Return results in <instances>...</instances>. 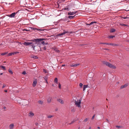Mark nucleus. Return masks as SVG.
<instances>
[{"instance_id": "obj_1", "label": "nucleus", "mask_w": 129, "mask_h": 129, "mask_svg": "<svg viewBox=\"0 0 129 129\" xmlns=\"http://www.w3.org/2000/svg\"><path fill=\"white\" fill-rule=\"evenodd\" d=\"M29 41L32 42H31V44L30 45V46H31L32 48H33V49L35 50V47L36 46H38V43L39 42V41L40 40L37 39H34L31 40H28Z\"/></svg>"}, {"instance_id": "obj_14", "label": "nucleus", "mask_w": 129, "mask_h": 129, "mask_svg": "<svg viewBox=\"0 0 129 129\" xmlns=\"http://www.w3.org/2000/svg\"><path fill=\"white\" fill-rule=\"evenodd\" d=\"M34 115V114L33 113H32L31 112H30L28 114V116H29L30 117H32Z\"/></svg>"}, {"instance_id": "obj_36", "label": "nucleus", "mask_w": 129, "mask_h": 129, "mask_svg": "<svg viewBox=\"0 0 129 129\" xmlns=\"http://www.w3.org/2000/svg\"><path fill=\"white\" fill-rule=\"evenodd\" d=\"M88 118H85L84 120V121L85 122H86L88 120Z\"/></svg>"}, {"instance_id": "obj_58", "label": "nucleus", "mask_w": 129, "mask_h": 129, "mask_svg": "<svg viewBox=\"0 0 129 129\" xmlns=\"http://www.w3.org/2000/svg\"><path fill=\"white\" fill-rule=\"evenodd\" d=\"M126 11H129V10H126Z\"/></svg>"}, {"instance_id": "obj_28", "label": "nucleus", "mask_w": 129, "mask_h": 129, "mask_svg": "<svg viewBox=\"0 0 129 129\" xmlns=\"http://www.w3.org/2000/svg\"><path fill=\"white\" fill-rule=\"evenodd\" d=\"M115 36H109L108 38H113Z\"/></svg>"}, {"instance_id": "obj_52", "label": "nucleus", "mask_w": 129, "mask_h": 129, "mask_svg": "<svg viewBox=\"0 0 129 129\" xmlns=\"http://www.w3.org/2000/svg\"><path fill=\"white\" fill-rule=\"evenodd\" d=\"M59 50H57V53L58 52H59Z\"/></svg>"}, {"instance_id": "obj_5", "label": "nucleus", "mask_w": 129, "mask_h": 129, "mask_svg": "<svg viewBox=\"0 0 129 129\" xmlns=\"http://www.w3.org/2000/svg\"><path fill=\"white\" fill-rule=\"evenodd\" d=\"M17 13V12H14L12 13L11 14L8 15V16L12 18L14 17L15 16V15Z\"/></svg>"}, {"instance_id": "obj_50", "label": "nucleus", "mask_w": 129, "mask_h": 129, "mask_svg": "<svg viewBox=\"0 0 129 129\" xmlns=\"http://www.w3.org/2000/svg\"><path fill=\"white\" fill-rule=\"evenodd\" d=\"M3 108H4V109H6V107L5 106Z\"/></svg>"}, {"instance_id": "obj_63", "label": "nucleus", "mask_w": 129, "mask_h": 129, "mask_svg": "<svg viewBox=\"0 0 129 129\" xmlns=\"http://www.w3.org/2000/svg\"><path fill=\"white\" fill-rule=\"evenodd\" d=\"M111 123V122H109V123Z\"/></svg>"}, {"instance_id": "obj_13", "label": "nucleus", "mask_w": 129, "mask_h": 129, "mask_svg": "<svg viewBox=\"0 0 129 129\" xmlns=\"http://www.w3.org/2000/svg\"><path fill=\"white\" fill-rule=\"evenodd\" d=\"M14 126V124L13 123H12L9 125V127L10 129H12L13 128Z\"/></svg>"}, {"instance_id": "obj_46", "label": "nucleus", "mask_w": 129, "mask_h": 129, "mask_svg": "<svg viewBox=\"0 0 129 129\" xmlns=\"http://www.w3.org/2000/svg\"><path fill=\"white\" fill-rule=\"evenodd\" d=\"M71 111L72 112H74V109H72V110H71Z\"/></svg>"}, {"instance_id": "obj_7", "label": "nucleus", "mask_w": 129, "mask_h": 129, "mask_svg": "<svg viewBox=\"0 0 129 129\" xmlns=\"http://www.w3.org/2000/svg\"><path fill=\"white\" fill-rule=\"evenodd\" d=\"M100 44H106L108 45H110L112 46H115L116 45L112 43H100Z\"/></svg>"}, {"instance_id": "obj_17", "label": "nucleus", "mask_w": 129, "mask_h": 129, "mask_svg": "<svg viewBox=\"0 0 129 129\" xmlns=\"http://www.w3.org/2000/svg\"><path fill=\"white\" fill-rule=\"evenodd\" d=\"M58 101L61 104H62L63 103V101L61 99H59L58 100Z\"/></svg>"}, {"instance_id": "obj_64", "label": "nucleus", "mask_w": 129, "mask_h": 129, "mask_svg": "<svg viewBox=\"0 0 129 129\" xmlns=\"http://www.w3.org/2000/svg\"><path fill=\"white\" fill-rule=\"evenodd\" d=\"M106 100H108L107 99H106Z\"/></svg>"}, {"instance_id": "obj_9", "label": "nucleus", "mask_w": 129, "mask_h": 129, "mask_svg": "<svg viewBox=\"0 0 129 129\" xmlns=\"http://www.w3.org/2000/svg\"><path fill=\"white\" fill-rule=\"evenodd\" d=\"M19 53V52H18L10 53L8 54V56H11L13 55H14L15 54H16L17 53Z\"/></svg>"}, {"instance_id": "obj_41", "label": "nucleus", "mask_w": 129, "mask_h": 129, "mask_svg": "<svg viewBox=\"0 0 129 129\" xmlns=\"http://www.w3.org/2000/svg\"><path fill=\"white\" fill-rule=\"evenodd\" d=\"M74 122V121L73 120V121H72L69 124H72Z\"/></svg>"}, {"instance_id": "obj_45", "label": "nucleus", "mask_w": 129, "mask_h": 129, "mask_svg": "<svg viewBox=\"0 0 129 129\" xmlns=\"http://www.w3.org/2000/svg\"><path fill=\"white\" fill-rule=\"evenodd\" d=\"M38 125H39V124L38 123H35V125L36 126H38Z\"/></svg>"}, {"instance_id": "obj_22", "label": "nucleus", "mask_w": 129, "mask_h": 129, "mask_svg": "<svg viewBox=\"0 0 129 129\" xmlns=\"http://www.w3.org/2000/svg\"><path fill=\"white\" fill-rule=\"evenodd\" d=\"M38 103L41 105L43 104V102L41 101H38Z\"/></svg>"}, {"instance_id": "obj_33", "label": "nucleus", "mask_w": 129, "mask_h": 129, "mask_svg": "<svg viewBox=\"0 0 129 129\" xmlns=\"http://www.w3.org/2000/svg\"><path fill=\"white\" fill-rule=\"evenodd\" d=\"M44 79H45V81L46 82V83H48L47 78L46 77H45Z\"/></svg>"}, {"instance_id": "obj_26", "label": "nucleus", "mask_w": 129, "mask_h": 129, "mask_svg": "<svg viewBox=\"0 0 129 129\" xmlns=\"http://www.w3.org/2000/svg\"><path fill=\"white\" fill-rule=\"evenodd\" d=\"M96 23V22L95 21H92L91 22L89 25H91L94 24V23Z\"/></svg>"}, {"instance_id": "obj_12", "label": "nucleus", "mask_w": 129, "mask_h": 129, "mask_svg": "<svg viewBox=\"0 0 129 129\" xmlns=\"http://www.w3.org/2000/svg\"><path fill=\"white\" fill-rule=\"evenodd\" d=\"M87 87H89V88L90 87L88 85H84L83 86V91H84L85 90V88H87Z\"/></svg>"}, {"instance_id": "obj_30", "label": "nucleus", "mask_w": 129, "mask_h": 129, "mask_svg": "<svg viewBox=\"0 0 129 129\" xmlns=\"http://www.w3.org/2000/svg\"><path fill=\"white\" fill-rule=\"evenodd\" d=\"M7 53V52H5L4 53H3L1 54V55H4L6 54Z\"/></svg>"}, {"instance_id": "obj_10", "label": "nucleus", "mask_w": 129, "mask_h": 129, "mask_svg": "<svg viewBox=\"0 0 129 129\" xmlns=\"http://www.w3.org/2000/svg\"><path fill=\"white\" fill-rule=\"evenodd\" d=\"M68 32L67 31H64L63 33H62L61 34H58V35H57V36H62V35H64L66 33H67Z\"/></svg>"}, {"instance_id": "obj_39", "label": "nucleus", "mask_w": 129, "mask_h": 129, "mask_svg": "<svg viewBox=\"0 0 129 129\" xmlns=\"http://www.w3.org/2000/svg\"><path fill=\"white\" fill-rule=\"evenodd\" d=\"M83 85V84L82 83H80L79 84V86L81 87Z\"/></svg>"}, {"instance_id": "obj_37", "label": "nucleus", "mask_w": 129, "mask_h": 129, "mask_svg": "<svg viewBox=\"0 0 129 129\" xmlns=\"http://www.w3.org/2000/svg\"><path fill=\"white\" fill-rule=\"evenodd\" d=\"M95 116V114H94L93 116L92 117V118H91V119L92 120L93 119H94V117Z\"/></svg>"}, {"instance_id": "obj_27", "label": "nucleus", "mask_w": 129, "mask_h": 129, "mask_svg": "<svg viewBox=\"0 0 129 129\" xmlns=\"http://www.w3.org/2000/svg\"><path fill=\"white\" fill-rule=\"evenodd\" d=\"M33 58L35 59H37L38 58V57L36 56H33L32 57Z\"/></svg>"}, {"instance_id": "obj_32", "label": "nucleus", "mask_w": 129, "mask_h": 129, "mask_svg": "<svg viewBox=\"0 0 129 129\" xmlns=\"http://www.w3.org/2000/svg\"><path fill=\"white\" fill-rule=\"evenodd\" d=\"M42 49L44 50H46V47L45 46H44V47H43V48H42Z\"/></svg>"}, {"instance_id": "obj_35", "label": "nucleus", "mask_w": 129, "mask_h": 129, "mask_svg": "<svg viewBox=\"0 0 129 129\" xmlns=\"http://www.w3.org/2000/svg\"><path fill=\"white\" fill-rule=\"evenodd\" d=\"M58 87L60 89L61 88V85L60 84V83H59L58 84Z\"/></svg>"}, {"instance_id": "obj_2", "label": "nucleus", "mask_w": 129, "mask_h": 129, "mask_svg": "<svg viewBox=\"0 0 129 129\" xmlns=\"http://www.w3.org/2000/svg\"><path fill=\"white\" fill-rule=\"evenodd\" d=\"M103 63L104 64L106 65L108 67L113 69H115L116 68V67L109 62L105 61H103Z\"/></svg>"}, {"instance_id": "obj_23", "label": "nucleus", "mask_w": 129, "mask_h": 129, "mask_svg": "<svg viewBox=\"0 0 129 129\" xmlns=\"http://www.w3.org/2000/svg\"><path fill=\"white\" fill-rule=\"evenodd\" d=\"M115 30L114 29H112L110 30V32L111 33H113L115 31Z\"/></svg>"}, {"instance_id": "obj_54", "label": "nucleus", "mask_w": 129, "mask_h": 129, "mask_svg": "<svg viewBox=\"0 0 129 129\" xmlns=\"http://www.w3.org/2000/svg\"><path fill=\"white\" fill-rule=\"evenodd\" d=\"M97 128H98V129H100V127H99V126H98V127H97Z\"/></svg>"}, {"instance_id": "obj_51", "label": "nucleus", "mask_w": 129, "mask_h": 129, "mask_svg": "<svg viewBox=\"0 0 129 129\" xmlns=\"http://www.w3.org/2000/svg\"><path fill=\"white\" fill-rule=\"evenodd\" d=\"M65 66V64H63L62 66V67H63Z\"/></svg>"}, {"instance_id": "obj_25", "label": "nucleus", "mask_w": 129, "mask_h": 129, "mask_svg": "<svg viewBox=\"0 0 129 129\" xmlns=\"http://www.w3.org/2000/svg\"><path fill=\"white\" fill-rule=\"evenodd\" d=\"M38 31H44V30H46L44 29H40L37 28V30Z\"/></svg>"}, {"instance_id": "obj_21", "label": "nucleus", "mask_w": 129, "mask_h": 129, "mask_svg": "<svg viewBox=\"0 0 129 129\" xmlns=\"http://www.w3.org/2000/svg\"><path fill=\"white\" fill-rule=\"evenodd\" d=\"M45 39V40H44L43 41L45 42L46 44H48V42L47 41V40H48L47 39Z\"/></svg>"}, {"instance_id": "obj_16", "label": "nucleus", "mask_w": 129, "mask_h": 129, "mask_svg": "<svg viewBox=\"0 0 129 129\" xmlns=\"http://www.w3.org/2000/svg\"><path fill=\"white\" fill-rule=\"evenodd\" d=\"M79 65V64L77 63V64H72V65H71V67H75Z\"/></svg>"}, {"instance_id": "obj_34", "label": "nucleus", "mask_w": 129, "mask_h": 129, "mask_svg": "<svg viewBox=\"0 0 129 129\" xmlns=\"http://www.w3.org/2000/svg\"><path fill=\"white\" fill-rule=\"evenodd\" d=\"M47 101L49 103L50 102H51V100L50 99H48L47 100Z\"/></svg>"}, {"instance_id": "obj_20", "label": "nucleus", "mask_w": 129, "mask_h": 129, "mask_svg": "<svg viewBox=\"0 0 129 129\" xmlns=\"http://www.w3.org/2000/svg\"><path fill=\"white\" fill-rule=\"evenodd\" d=\"M75 16H68V18L70 19H72L73 18H74L75 17Z\"/></svg>"}, {"instance_id": "obj_57", "label": "nucleus", "mask_w": 129, "mask_h": 129, "mask_svg": "<svg viewBox=\"0 0 129 129\" xmlns=\"http://www.w3.org/2000/svg\"><path fill=\"white\" fill-rule=\"evenodd\" d=\"M91 129V127H89V128H88V129Z\"/></svg>"}, {"instance_id": "obj_53", "label": "nucleus", "mask_w": 129, "mask_h": 129, "mask_svg": "<svg viewBox=\"0 0 129 129\" xmlns=\"http://www.w3.org/2000/svg\"><path fill=\"white\" fill-rule=\"evenodd\" d=\"M123 24H120V25H121V26H122V25H123Z\"/></svg>"}, {"instance_id": "obj_61", "label": "nucleus", "mask_w": 129, "mask_h": 129, "mask_svg": "<svg viewBox=\"0 0 129 129\" xmlns=\"http://www.w3.org/2000/svg\"><path fill=\"white\" fill-rule=\"evenodd\" d=\"M105 49V50H108V49Z\"/></svg>"}, {"instance_id": "obj_49", "label": "nucleus", "mask_w": 129, "mask_h": 129, "mask_svg": "<svg viewBox=\"0 0 129 129\" xmlns=\"http://www.w3.org/2000/svg\"><path fill=\"white\" fill-rule=\"evenodd\" d=\"M4 91H5V92H7V90H4Z\"/></svg>"}, {"instance_id": "obj_6", "label": "nucleus", "mask_w": 129, "mask_h": 129, "mask_svg": "<svg viewBox=\"0 0 129 129\" xmlns=\"http://www.w3.org/2000/svg\"><path fill=\"white\" fill-rule=\"evenodd\" d=\"M31 44V42H25L24 43V45L26 46H30Z\"/></svg>"}, {"instance_id": "obj_44", "label": "nucleus", "mask_w": 129, "mask_h": 129, "mask_svg": "<svg viewBox=\"0 0 129 129\" xmlns=\"http://www.w3.org/2000/svg\"><path fill=\"white\" fill-rule=\"evenodd\" d=\"M122 18H123V19H126L127 18V17H122Z\"/></svg>"}, {"instance_id": "obj_3", "label": "nucleus", "mask_w": 129, "mask_h": 129, "mask_svg": "<svg viewBox=\"0 0 129 129\" xmlns=\"http://www.w3.org/2000/svg\"><path fill=\"white\" fill-rule=\"evenodd\" d=\"M77 100H75V104L78 107H80V104L81 101V99H79L78 100L77 99Z\"/></svg>"}, {"instance_id": "obj_55", "label": "nucleus", "mask_w": 129, "mask_h": 129, "mask_svg": "<svg viewBox=\"0 0 129 129\" xmlns=\"http://www.w3.org/2000/svg\"><path fill=\"white\" fill-rule=\"evenodd\" d=\"M52 86H54V84H52Z\"/></svg>"}, {"instance_id": "obj_38", "label": "nucleus", "mask_w": 129, "mask_h": 129, "mask_svg": "<svg viewBox=\"0 0 129 129\" xmlns=\"http://www.w3.org/2000/svg\"><path fill=\"white\" fill-rule=\"evenodd\" d=\"M54 82L55 83H56V77L54 79Z\"/></svg>"}, {"instance_id": "obj_40", "label": "nucleus", "mask_w": 129, "mask_h": 129, "mask_svg": "<svg viewBox=\"0 0 129 129\" xmlns=\"http://www.w3.org/2000/svg\"><path fill=\"white\" fill-rule=\"evenodd\" d=\"M22 74L24 75L25 74H26L25 71H23Z\"/></svg>"}, {"instance_id": "obj_59", "label": "nucleus", "mask_w": 129, "mask_h": 129, "mask_svg": "<svg viewBox=\"0 0 129 129\" xmlns=\"http://www.w3.org/2000/svg\"><path fill=\"white\" fill-rule=\"evenodd\" d=\"M106 120H107L108 122H109V121L108 120V119H106Z\"/></svg>"}, {"instance_id": "obj_47", "label": "nucleus", "mask_w": 129, "mask_h": 129, "mask_svg": "<svg viewBox=\"0 0 129 129\" xmlns=\"http://www.w3.org/2000/svg\"><path fill=\"white\" fill-rule=\"evenodd\" d=\"M37 28H33V29L35 30H37Z\"/></svg>"}, {"instance_id": "obj_15", "label": "nucleus", "mask_w": 129, "mask_h": 129, "mask_svg": "<svg viewBox=\"0 0 129 129\" xmlns=\"http://www.w3.org/2000/svg\"><path fill=\"white\" fill-rule=\"evenodd\" d=\"M37 83V81L36 80L35 81L33 82V86L34 87H35Z\"/></svg>"}, {"instance_id": "obj_43", "label": "nucleus", "mask_w": 129, "mask_h": 129, "mask_svg": "<svg viewBox=\"0 0 129 129\" xmlns=\"http://www.w3.org/2000/svg\"><path fill=\"white\" fill-rule=\"evenodd\" d=\"M122 26H128V25H127V24H123L122 25Z\"/></svg>"}, {"instance_id": "obj_8", "label": "nucleus", "mask_w": 129, "mask_h": 129, "mask_svg": "<svg viewBox=\"0 0 129 129\" xmlns=\"http://www.w3.org/2000/svg\"><path fill=\"white\" fill-rule=\"evenodd\" d=\"M77 12L76 11L73 12H70L68 13V14L69 15H73L75 14H76L77 13Z\"/></svg>"}, {"instance_id": "obj_18", "label": "nucleus", "mask_w": 129, "mask_h": 129, "mask_svg": "<svg viewBox=\"0 0 129 129\" xmlns=\"http://www.w3.org/2000/svg\"><path fill=\"white\" fill-rule=\"evenodd\" d=\"M0 67L2 68L4 71H5L6 70L5 67L3 66H1Z\"/></svg>"}, {"instance_id": "obj_56", "label": "nucleus", "mask_w": 129, "mask_h": 129, "mask_svg": "<svg viewBox=\"0 0 129 129\" xmlns=\"http://www.w3.org/2000/svg\"><path fill=\"white\" fill-rule=\"evenodd\" d=\"M3 73H0V75H3Z\"/></svg>"}, {"instance_id": "obj_48", "label": "nucleus", "mask_w": 129, "mask_h": 129, "mask_svg": "<svg viewBox=\"0 0 129 129\" xmlns=\"http://www.w3.org/2000/svg\"><path fill=\"white\" fill-rule=\"evenodd\" d=\"M23 30L24 31L25 30V31H29V30H28L27 29H24Z\"/></svg>"}, {"instance_id": "obj_60", "label": "nucleus", "mask_w": 129, "mask_h": 129, "mask_svg": "<svg viewBox=\"0 0 129 129\" xmlns=\"http://www.w3.org/2000/svg\"><path fill=\"white\" fill-rule=\"evenodd\" d=\"M128 1H127V2H128L129 3V0H127Z\"/></svg>"}, {"instance_id": "obj_24", "label": "nucleus", "mask_w": 129, "mask_h": 129, "mask_svg": "<svg viewBox=\"0 0 129 129\" xmlns=\"http://www.w3.org/2000/svg\"><path fill=\"white\" fill-rule=\"evenodd\" d=\"M43 72H44L45 73H48V71L46 70L45 69H43Z\"/></svg>"}, {"instance_id": "obj_4", "label": "nucleus", "mask_w": 129, "mask_h": 129, "mask_svg": "<svg viewBox=\"0 0 129 129\" xmlns=\"http://www.w3.org/2000/svg\"><path fill=\"white\" fill-rule=\"evenodd\" d=\"M38 39L40 40L39 41V42L38 43V45H40V44H43V45H46L45 44V43L43 41L44 40H45V39L44 38H40V39Z\"/></svg>"}, {"instance_id": "obj_29", "label": "nucleus", "mask_w": 129, "mask_h": 129, "mask_svg": "<svg viewBox=\"0 0 129 129\" xmlns=\"http://www.w3.org/2000/svg\"><path fill=\"white\" fill-rule=\"evenodd\" d=\"M53 117V116L52 115H50L47 116V117L48 118H50Z\"/></svg>"}, {"instance_id": "obj_31", "label": "nucleus", "mask_w": 129, "mask_h": 129, "mask_svg": "<svg viewBox=\"0 0 129 129\" xmlns=\"http://www.w3.org/2000/svg\"><path fill=\"white\" fill-rule=\"evenodd\" d=\"M116 127L117 128H119L121 127V126H118L117 125L116 126Z\"/></svg>"}, {"instance_id": "obj_62", "label": "nucleus", "mask_w": 129, "mask_h": 129, "mask_svg": "<svg viewBox=\"0 0 129 129\" xmlns=\"http://www.w3.org/2000/svg\"><path fill=\"white\" fill-rule=\"evenodd\" d=\"M128 41V42H129V40H128V41Z\"/></svg>"}, {"instance_id": "obj_42", "label": "nucleus", "mask_w": 129, "mask_h": 129, "mask_svg": "<svg viewBox=\"0 0 129 129\" xmlns=\"http://www.w3.org/2000/svg\"><path fill=\"white\" fill-rule=\"evenodd\" d=\"M6 86V85L5 84H3V86L2 87V88H4Z\"/></svg>"}, {"instance_id": "obj_19", "label": "nucleus", "mask_w": 129, "mask_h": 129, "mask_svg": "<svg viewBox=\"0 0 129 129\" xmlns=\"http://www.w3.org/2000/svg\"><path fill=\"white\" fill-rule=\"evenodd\" d=\"M9 72L12 74H13V72H12V70L11 69H9L8 70Z\"/></svg>"}, {"instance_id": "obj_11", "label": "nucleus", "mask_w": 129, "mask_h": 129, "mask_svg": "<svg viewBox=\"0 0 129 129\" xmlns=\"http://www.w3.org/2000/svg\"><path fill=\"white\" fill-rule=\"evenodd\" d=\"M128 85L127 84H125L121 86L120 87L121 89H122L127 87Z\"/></svg>"}]
</instances>
